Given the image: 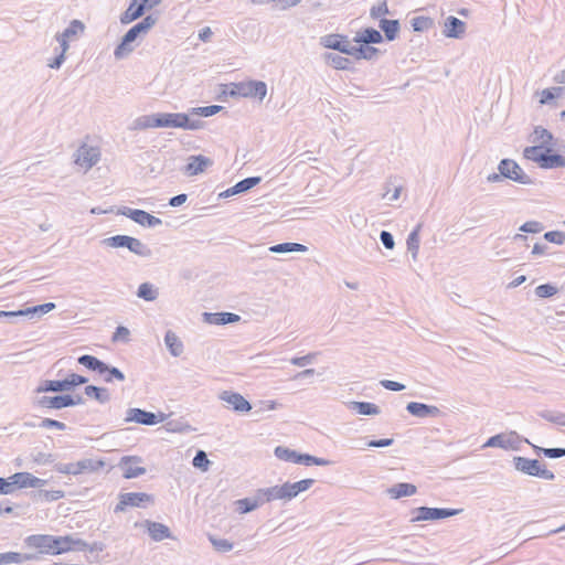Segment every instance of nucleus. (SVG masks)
<instances>
[{
	"mask_svg": "<svg viewBox=\"0 0 565 565\" xmlns=\"http://www.w3.org/2000/svg\"><path fill=\"white\" fill-rule=\"evenodd\" d=\"M54 555L63 554L68 551H85L88 544L81 540L74 539L72 535L54 536Z\"/></svg>",
	"mask_w": 565,
	"mask_h": 565,
	"instance_id": "obj_13",
	"label": "nucleus"
},
{
	"mask_svg": "<svg viewBox=\"0 0 565 565\" xmlns=\"http://www.w3.org/2000/svg\"><path fill=\"white\" fill-rule=\"evenodd\" d=\"M105 462L100 459L85 458L76 462H57L54 465V470L63 475H89L104 468Z\"/></svg>",
	"mask_w": 565,
	"mask_h": 565,
	"instance_id": "obj_4",
	"label": "nucleus"
},
{
	"mask_svg": "<svg viewBox=\"0 0 565 565\" xmlns=\"http://www.w3.org/2000/svg\"><path fill=\"white\" fill-rule=\"evenodd\" d=\"M163 420H164V414H162V413L156 414V413L148 412V411L137 408V407L128 408V411L126 413V418H125L126 423L134 422V423L146 425V426H153Z\"/></svg>",
	"mask_w": 565,
	"mask_h": 565,
	"instance_id": "obj_8",
	"label": "nucleus"
},
{
	"mask_svg": "<svg viewBox=\"0 0 565 565\" xmlns=\"http://www.w3.org/2000/svg\"><path fill=\"white\" fill-rule=\"evenodd\" d=\"M498 171L504 175V179L512 180L520 184H532L533 180L513 159H502L498 164Z\"/></svg>",
	"mask_w": 565,
	"mask_h": 565,
	"instance_id": "obj_6",
	"label": "nucleus"
},
{
	"mask_svg": "<svg viewBox=\"0 0 565 565\" xmlns=\"http://www.w3.org/2000/svg\"><path fill=\"white\" fill-rule=\"evenodd\" d=\"M544 147L540 145L526 147L523 151L525 159L536 162L539 164L540 156H544Z\"/></svg>",
	"mask_w": 565,
	"mask_h": 565,
	"instance_id": "obj_59",
	"label": "nucleus"
},
{
	"mask_svg": "<svg viewBox=\"0 0 565 565\" xmlns=\"http://www.w3.org/2000/svg\"><path fill=\"white\" fill-rule=\"evenodd\" d=\"M422 226H423L422 223L417 224L413 228V231L408 234V237L406 241L407 250L412 254V258L414 260L417 259V255H418V250H419V242H420L419 234H420Z\"/></svg>",
	"mask_w": 565,
	"mask_h": 565,
	"instance_id": "obj_39",
	"label": "nucleus"
},
{
	"mask_svg": "<svg viewBox=\"0 0 565 565\" xmlns=\"http://www.w3.org/2000/svg\"><path fill=\"white\" fill-rule=\"evenodd\" d=\"M164 343L172 356H180L183 353V343L179 337L171 330L164 334Z\"/></svg>",
	"mask_w": 565,
	"mask_h": 565,
	"instance_id": "obj_35",
	"label": "nucleus"
},
{
	"mask_svg": "<svg viewBox=\"0 0 565 565\" xmlns=\"http://www.w3.org/2000/svg\"><path fill=\"white\" fill-rule=\"evenodd\" d=\"M349 408L355 411L360 415L365 416L379 415L381 413L380 407L370 402L352 401L349 403Z\"/></svg>",
	"mask_w": 565,
	"mask_h": 565,
	"instance_id": "obj_36",
	"label": "nucleus"
},
{
	"mask_svg": "<svg viewBox=\"0 0 565 565\" xmlns=\"http://www.w3.org/2000/svg\"><path fill=\"white\" fill-rule=\"evenodd\" d=\"M412 28L415 32H425L434 26V20L429 17H414L411 20Z\"/></svg>",
	"mask_w": 565,
	"mask_h": 565,
	"instance_id": "obj_49",
	"label": "nucleus"
},
{
	"mask_svg": "<svg viewBox=\"0 0 565 565\" xmlns=\"http://www.w3.org/2000/svg\"><path fill=\"white\" fill-rule=\"evenodd\" d=\"M65 497V492L62 490H44L39 489L36 491L31 492V498L33 500H41L46 502L57 501Z\"/></svg>",
	"mask_w": 565,
	"mask_h": 565,
	"instance_id": "obj_41",
	"label": "nucleus"
},
{
	"mask_svg": "<svg viewBox=\"0 0 565 565\" xmlns=\"http://www.w3.org/2000/svg\"><path fill=\"white\" fill-rule=\"evenodd\" d=\"M461 512L462 509L418 507L413 509L412 513L414 516L411 519V522L438 521L458 515Z\"/></svg>",
	"mask_w": 565,
	"mask_h": 565,
	"instance_id": "obj_5",
	"label": "nucleus"
},
{
	"mask_svg": "<svg viewBox=\"0 0 565 565\" xmlns=\"http://www.w3.org/2000/svg\"><path fill=\"white\" fill-rule=\"evenodd\" d=\"M390 13L391 12H390L386 0H379L375 6H373L370 10V17L372 19H377L382 15H386Z\"/></svg>",
	"mask_w": 565,
	"mask_h": 565,
	"instance_id": "obj_61",
	"label": "nucleus"
},
{
	"mask_svg": "<svg viewBox=\"0 0 565 565\" xmlns=\"http://www.w3.org/2000/svg\"><path fill=\"white\" fill-rule=\"evenodd\" d=\"M203 127V121L200 119H190L189 115L182 113L180 128L188 130H198Z\"/></svg>",
	"mask_w": 565,
	"mask_h": 565,
	"instance_id": "obj_62",
	"label": "nucleus"
},
{
	"mask_svg": "<svg viewBox=\"0 0 565 565\" xmlns=\"http://www.w3.org/2000/svg\"><path fill=\"white\" fill-rule=\"evenodd\" d=\"M417 492V488L413 483L399 482L387 489V493L392 499L409 497Z\"/></svg>",
	"mask_w": 565,
	"mask_h": 565,
	"instance_id": "obj_32",
	"label": "nucleus"
},
{
	"mask_svg": "<svg viewBox=\"0 0 565 565\" xmlns=\"http://www.w3.org/2000/svg\"><path fill=\"white\" fill-rule=\"evenodd\" d=\"M544 239L557 245L565 243V232L562 231H550L544 234Z\"/></svg>",
	"mask_w": 565,
	"mask_h": 565,
	"instance_id": "obj_64",
	"label": "nucleus"
},
{
	"mask_svg": "<svg viewBox=\"0 0 565 565\" xmlns=\"http://www.w3.org/2000/svg\"><path fill=\"white\" fill-rule=\"evenodd\" d=\"M158 22V17L154 14L146 15L141 21L132 25L121 38L120 43L115 47L114 56L121 60L128 56L132 51V43L142 35H146L152 26Z\"/></svg>",
	"mask_w": 565,
	"mask_h": 565,
	"instance_id": "obj_1",
	"label": "nucleus"
},
{
	"mask_svg": "<svg viewBox=\"0 0 565 565\" xmlns=\"http://www.w3.org/2000/svg\"><path fill=\"white\" fill-rule=\"evenodd\" d=\"M262 181L260 177H248L238 181L235 185L228 188L224 192L220 193V198H230L236 194L245 193L253 189Z\"/></svg>",
	"mask_w": 565,
	"mask_h": 565,
	"instance_id": "obj_22",
	"label": "nucleus"
},
{
	"mask_svg": "<svg viewBox=\"0 0 565 565\" xmlns=\"http://www.w3.org/2000/svg\"><path fill=\"white\" fill-rule=\"evenodd\" d=\"M553 147H546L544 156H540L539 167L542 169H556L565 167V157L554 153Z\"/></svg>",
	"mask_w": 565,
	"mask_h": 565,
	"instance_id": "obj_23",
	"label": "nucleus"
},
{
	"mask_svg": "<svg viewBox=\"0 0 565 565\" xmlns=\"http://www.w3.org/2000/svg\"><path fill=\"white\" fill-rule=\"evenodd\" d=\"M539 416L550 423L565 426V413L544 409L539 412Z\"/></svg>",
	"mask_w": 565,
	"mask_h": 565,
	"instance_id": "obj_51",
	"label": "nucleus"
},
{
	"mask_svg": "<svg viewBox=\"0 0 565 565\" xmlns=\"http://www.w3.org/2000/svg\"><path fill=\"white\" fill-rule=\"evenodd\" d=\"M142 525L147 529L151 540L154 542H161L164 539H172L170 529L162 523L146 520Z\"/></svg>",
	"mask_w": 565,
	"mask_h": 565,
	"instance_id": "obj_24",
	"label": "nucleus"
},
{
	"mask_svg": "<svg viewBox=\"0 0 565 565\" xmlns=\"http://www.w3.org/2000/svg\"><path fill=\"white\" fill-rule=\"evenodd\" d=\"M308 248L307 246L299 244V243H280L276 244L269 247V252L276 253V254H282V253H294V252H306Z\"/></svg>",
	"mask_w": 565,
	"mask_h": 565,
	"instance_id": "obj_46",
	"label": "nucleus"
},
{
	"mask_svg": "<svg viewBox=\"0 0 565 565\" xmlns=\"http://www.w3.org/2000/svg\"><path fill=\"white\" fill-rule=\"evenodd\" d=\"M320 44L326 49H331L347 55L351 54L353 46L350 44L347 35L339 33H331L321 36Z\"/></svg>",
	"mask_w": 565,
	"mask_h": 565,
	"instance_id": "obj_10",
	"label": "nucleus"
},
{
	"mask_svg": "<svg viewBox=\"0 0 565 565\" xmlns=\"http://www.w3.org/2000/svg\"><path fill=\"white\" fill-rule=\"evenodd\" d=\"M512 462L514 469L523 475L542 478L548 481H553L555 479L554 472L548 470L545 465H542L537 459L515 456L513 457Z\"/></svg>",
	"mask_w": 565,
	"mask_h": 565,
	"instance_id": "obj_3",
	"label": "nucleus"
},
{
	"mask_svg": "<svg viewBox=\"0 0 565 565\" xmlns=\"http://www.w3.org/2000/svg\"><path fill=\"white\" fill-rule=\"evenodd\" d=\"M483 447H498L502 449H513L518 450V446H515L511 439V437H507L503 434H497L494 436H491Z\"/></svg>",
	"mask_w": 565,
	"mask_h": 565,
	"instance_id": "obj_37",
	"label": "nucleus"
},
{
	"mask_svg": "<svg viewBox=\"0 0 565 565\" xmlns=\"http://www.w3.org/2000/svg\"><path fill=\"white\" fill-rule=\"evenodd\" d=\"M104 381L106 383H110L113 380H117L119 382L125 381V374L116 366H111L107 364L106 370L103 371Z\"/></svg>",
	"mask_w": 565,
	"mask_h": 565,
	"instance_id": "obj_57",
	"label": "nucleus"
},
{
	"mask_svg": "<svg viewBox=\"0 0 565 565\" xmlns=\"http://www.w3.org/2000/svg\"><path fill=\"white\" fill-rule=\"evenodd\" d=\"M224 107L220 105H210V106H202V107H194L191 109V115H198L202 117H210L213 115H216L221 110H223Z\"/></svg>",
	"mask_w": 565,
	"mask_h": 565,
	"instance_id": "obj_53",
	"label": "nucleus"
},
{
	"mask_svg": "<svg viewBox=\"0 0 565 565\" xmlns=\"http://www.w3.org/2000/svg\"><path fill=\"white\" fill-rule=\"evenodd\" d=\"M84 393L86 394V396L96 399L100 404H105L110 401V393L106 387L87 385L84 390Z\"/></svg>",
	"mask_w": 565,
	"mask_h": 565,
	"instance_id": "obj_40",
	"label": "nucleus"
},
{
	"mask_svg": "<svg viewBox=\"0 0 565 565\" xmlns=\"http://www.w3.org/2000/svg\"><path fill=\"white\" fill-rule=\"evenodd\" d=\"M212 164L213 160L205 156H190L183 171L186 175L192 177L204 172L205 169L211 167Z\"/></svg>",
	"mask_w": 565,
	"mask_h": 565,
	"instance_id": "obj_20",
	"label": "nucleus"
},
{
	"mask_svg": "<svg viewBox=\"0 0 565 565\" xmlns=\"http://www.w3.org/2000/svg\"><path fill=\"white\" fill-rule=\"evenodd\" d=\"M85 25L79 20H72L68 26L61 33L63 38L71 39L74 35H77L78 33L84 32Z\"/></svg>",
	"mask_w": 565,
	"mask_h": 565,
	"instance_id": "obj_58",
	"label": "nucleus"
},
{
	"mask_svg": "<svg viewBox=\"0 0 565 565\" xmlns=\"http://www.w3.org/2000/svg\"><path fill=\"white\" fill-rule=\"evenodd\" d=\"M153 502V497L145 492H126L119 495V502L114 512H122L127 507L146 508L148 503Z\"/></svg>",
	"mask_w": 565,
	"mask_h": 565,
	"instance_id": "obj_7",
	"label": "nucleus"
},
{
	"mask_svg": "<svg viewBox=\"0 0 565 565\" xmlns=\"http://www.w3.org/2000/svg\"><path fill=\"white\" fill-rule=\"evenodd\" d=\"M141 461V457L138 456H124L118 463V467L122 470V477L132 479L145 475L146 468L138 466Z\"/></svg>",
	"mask_w": 565,
	"mask_h": 565,
	"instance_id": "obj_15",
	"label": "nucleus"
},
{
	"mask_svg": "<svg viewBox=\"0 0 565 565\" xmlns=\"http://www.w3.org/2000/svg\"><path fill=\"white\" fill-rule=\"evenodd\" d=\"M239 97L263 100L267 94V84L263 81L241 82Z\"/></svg>",
	"mask_w": 565,
	"mask_h": 565,
	"instance_id": "obj_16",
	"label": "nucleus"
},
{
	"mask_svg": "<svg viewBox=\"0 0 565 565\" xmlns=\"http://www.w3.org/2000/svg\"><path fill=\"white\" fill-rule=\"evenodd\" d=\"M182 113H157L156 128H180Z\"/></svg>",
	"mask_w": 565,
	"mask_h": 565,
	"instance_id": "obj_27",
	"label": "nucleus"
},
{
	"mask_svg": "<svg viewBox=\"0 0 565 565\" xmlns=\"http://www.w3.org/2000/svg\"><path fill=\"white\" fill-rule=\"evenodd\" d=\"M129 252L138 255L140 257H150L152 255L151 249L143 244L140 239L132 237L131 245L129 247Z\"/></svg>",
	"mask_w": 565,
	"mask_h": 565,
	"instance_id": "obj_52",
	"label": "nucleus"
},
{
	"mask_svg": "<svg viewBox=\"0 0 565 565\" xmlns=\"http://www.w3.org/2000/svg\"><path fill=\"white\" fill-rule=\"evenodd\" d=\"M55 303L54 302H45V303H42V305H38V306H33V307H29L26 309H20L19 310V316L20 317H33V316H38V317H41L47 312H50L51 310H53L55 308Z\"/></svg>",
	"mask_w": 565,
	"mask_h": 565,
	"instance_id": "obj_42",
	"label": "nucleus"
},
{
	"mask_svg": "<svg viewBox=\"0 0 565 565\" xmlns=\"http://www.w3.org/2000/svg\"><path fill=\"white\" fill-rule=\"evenodd\" d=\"M88 379L86 376L71 373L63 380H44L35 388V393H64L74 390L78 385L86 384Z\"/></svg>",
	"mask_w": 565,
	"mask_h": 565,
	"instance_id": "obj_2",
	"label": "nucleus"
},
{
	"mask_svg": "<svg viewBox=\"0 0 565 565\" xmlns=\"http://www.w3.org/2000/svg\"><path fill=\"white\" fill-rule=\"evenodd\" d=\"M204 321L211 324L224 326L241 320V317L233 312H204Z\"/></svg>",
	"mask_w": 565,
	"mask_h": 565,
	"instance_id": "obj_26",
	"label": "nucleus"
},
{
	"mask_svg": "<svg viewBox=\"0 0 565 565\" xmlns=\"http://www.w3.org/2000/svg\"><path fill=\"white\" fill-rule=\"evenodd\" d=\"M134 128L139 130L156 128V114L138 117L134 121Z\"/></svg>",
	"mask_w": 565,
	"mask_h": 565,
	"instance_id": "obj_55",
	"label": "nucleus"
},
{
	"mask_svg": "<svg viewBox=\"0 0 565 565\" xmlns=\"http://www.w3.org/2000/svg\"><path fill=\"white\" fill-rule=\"evenodd\" d=\"M28 547L36 548L42 554L54 555V535L50 534H32L24 539Z\"/></svg>",
	"mask_w": 565,
	"mask_h": 565,
	"instance_id": "obj_12",
	"label": "nucleus"
},
{
	"mask_svg": "<svg viewBox=\"0 0 565 565\" xmlns=\"http://www.w3.org/2000/svg\"><path fill=\"white\" fill-rule=\"evenodd\" d=\"M137 296L146 301H154L159 291L151 282H142L138 287Z\"/></svg>",
	"mask_w": 565,
	"mask_h": 565,
	"instance_id": "obj_47",
	"label": "nucleus"
},
{
	"mask_svg": "<svg viewBox=\"0 0 565 565\" xmlns=\"http://www.w3.org/2000/svg\"><path fill=\"white\" fill-rule=\"evenodd\" d=\"M554 140V137L552 135L551 131H548L547 129L541 127V126H537L535 127L534 129V132H533V142H540V146H543L544 149H546V147H553V141Z\"/></svg>",
	"mask_w": 565,
	"mask_h": 565,
	"instance_id": "obj_45",
	"label": "nucleus"
},
{
	"mask_svg": "<svg viewBox=\"0 0 565 565\" xmlns=\"http://www.w3.org/2000/svg\"><path fill=\"white\" fill-rule=\"evenodd\" d=\"M274 454L280 460L298 463L297 457H299V452H297L296 450L289 449L284 446H277L274 450Z\"/></svg>",
	"mask_w": 565,
	"mask_h": 565,
	"instance_id": "obj_48",
	"label": "nucleus"
},
{
	"mask_svg": "<svg viewBox=\"0 0 565 565\" xmlns=\"http://www.w3.org/2000/svg\"><path fill=\"white\" fill-rule=\"evenodd\" d=\"M379 28L383 31L387 41H394L398 36L401 24L398 20L381 19Z\"/></svg>",
	"mask_w": 565,
	"mask_h": 565,
	"instance_id": "obj_33",
	"label": "nucleus"
},
{
	"mask_svg": "<svg viewBox=\"0 0 565 565\" xmlns=\"http://www.w3.org/2000/svg\"><path fill=\"white\" fill-rule=\"evenodd\" d=\"M297 459H298V465H305V466H312V465L329 466L331 463V461L328 459L316 457V456H312L309 454H300L299 452V457H297Z\"/></svg>",
	"mask_w": 565,
	"mask_h": 565,
	"instance_id": "obj_50",
	"label": "nucleus"
},
{
	"mask_svg": "<svg viewBox=\"0 0 565 565\" xmlns=\"http://www.w3.org/2000/svg\"><path fill=\"white\" fill-rule=\"evenodd\" d=\"M132 242V236L129 235H115L103 239V244L108 247L113 248H127L129 250V247Z\"/></svg>",
	"mask_w": 565,
	"mask_h": 565,
	"instance_id": "obj_43",
	"label": "nucleus"
},
{
	"mask_svg": "<svg viewBox=\"0 0 565 565\" xmlns=\"http://www.w3.org/2000/svg\"><path fill=\"white\" fill-rule=\"evenodd\" d=\"M70 394H61L55 396H41L36 399L35 404L41 408L62 409L70 407Z\"/></svg>",
	"mask_w": 565,
	"mask_h": 565,
	"instance_id": "obj_21",
	"label": "nucleus"
},
{
	"mask_svg": "<svg viewBox=\"0 0 565 565\" xmlns=\"http://www.w3.org/2000/svg\"><path fill=\"white\" fill-rule=\"evenodd\" d=\"M323 58L326 63L335 70L349 71L352 70V61L337 53H324Z\"/></svg>",
	"mask_w": 565,
	"mask_h": 565,
	"instance_id": "obj_31",
	"label": "nucleus"
},
{
	"mask_svg": "<svg viewBox=\"0 0 565 565\" xmlns=\"http://www.w3.org/2000/svg\"><path fill=\"white\" fill-rule=\"evenodd\" d=\"M100 159V151L97 147L82 145L76 151L75 162L86 170L93 168Z\"/></svg>",
	"mask_w": 565,
	"mask_h": 565,
	"instance_id": "obj_14",
	"label": "nucleus"
},
{
	"mask_svg": "<svg viewBox=\"0 0 565 565\" xmlns=\"http://www.w3.org/2000/svg\"><path fill=\"white\" fill-rule=\"evenodd\" d=\"M406 411L418 418L426 417H439L443 413L441 411L434 405H428L419 402H409L406 405Z\"/></svg>",
	"mask_w": 565,
	"mask_h": 565,
	"instance_id": "obj_19",
	"label": "nucleus"
},
{
	"mask_svg": "<svg viewBox=\"0 0 565 565\" xmlns=\"http://www.w3.org/2000/svg\"><path fill=\"white\" fill-rule=\"evenodd\" d=\"M380 54V50L369 44H359L358 46H352L350 56H353L355 60H366L372 61L377 57Z\"/></svg>",
	"mask_w": 565,
	"mask_h": 565,
	"instance_id": "obj_28",
	"label": "nucleus"
},
{
	"mask_svg": "<svg viewBox=\"0 0 565 565\" xmlns=\"http://www.w3.org/2000/svg\"><path fill=\"white\" fill-rule=\"evenodd\" d=\"M236 510L241 514L249 513L262 505V500L259 499L257 492L254 498H244L235 501Z\"/></svg>",
	"mask_w": 565,
	"mask_h": 565,
	"instance_id": "obj_38",
	"label": "nucleus"
},
{
	"mask_svg": "<svg viewBox=\"0 0 565 565\" xmlns=\"http://www.w3.org/2000/svg\"><path fill=\"white\" fill-rule=\"evenodd\" d=\"M524 440H525V443H527L529 445L532 446L534 452L537 456L543 455L544 457L551 458V459H557V458L565 457V448H561V447L544 448V447H540V446L531 444L529 439H524Z\"/></svg>",
	"mask_w": 565,
	"mask_h": 565,
	"instance_id": "obj_44",
	"label": "nucleus"
},
{
	"mask_svg": "<svg viewBox=\"0 0 565 565\" xmlns=\"http://www.w3.org/2000/svg\"><path fill=\"white\" fill-rule=\"evenodd\" d=\"M384 40L382 33L374 28H365L361 32L356 33L353 38V42L358 44H380Z\"/></svg>",
	"mask_w": 565,
	"mask_h": 565,
	"instance_id": "obj_25",
	"label": "nucleus"
},
{
	"mask_svg": "<svg viewBox=\"0 0 565 565\" xmlns=\"http://www.w3.org/2000/svg\"><path fill=\"white\" fill-rule=\"evenodd\" d=\"M209 541L215 551L221 553L230 552L233 548V543L226 539L216 537L214 535L209 536Z\"/></svg>",
	"mask_w": 565,
	"mask_h": 565,
	"instance_id": "obj_56",
	"label": "nucleus"
},
{
	"mask_svg": "<svg viewBox=\"0 0 565 565\" xmlns=\"http://www.w3.org/2000/svg\"><path fill=\"white\" fill-rule=\"evenodd\" d=\"M118 214L125 215L126 217H129L137 224L145 226V227H156L162 224V220L149 214L148 212L139 209H131L128 206H122Z\"/></svg>",
	"mask_w": 565,
	"mask_h": 565,
	"instance_id": "obj_9",
	"label": "nucleus"
},
{
	"mask_svg": "<svg viewBox=\"0 0 565 565\" xmlns=\"http://www.w3.org/2000/svg\"><path fill=\"white\" fill-rule=\"evenodd\" d=\"M143 7L137 0H132L128 8L120 15L121 24H129L145 14Z\"/></svg>",
	"mask_w": 565,
	"mask_h": 565,
	"instance_id": "obj_29",
	"label": "nucleus"
},
{
	"mask_svg": "<svg viewBox=\"0 0 565 565\" xmlns=\"http://www.w3.org/2000/svg\"><path fill=\"white\" fill-rule=\"evenodd\" d=\"M11 480L13 492L18 489L42 488L47 483L46 480L38 478L30 472H15L9 477Z\"/></svg>",
	"mask_w": 565,
	"mask_h": 565,
	"instance_id": "obj_11",
	"label": "nucleus"
},
{
	"mask_svg": "<svg viewBox=\"0 0 565 565\" xmlns=\"http://www.w3.org/2000/svg\"><path fill=\"white\" fill-rule=\"evenodd\" d=\"M557 292V287L552 284H542L535 288V295L540 298H551Z\"/></svg>",
	"mask_w": 565,
	"mask_h": 565,
	"instance_id": "obj_60",
	"label": "nucleus"
},
{
	"mask_svg": "<svg viewBox=\"0 0 565 565\" xmlns=\"http://www.w3.org/2000/svg\"><path fill=\"white\" fill-rule=\"evenodd\" d=\"M192 465L194 468L200 469L205 472L209 470V468L211 466V461L207 458V455L204 450H198L192 460Z\"/></svg>",
	"mask_w": 565,
	"mask_h": 565,
	"instance_id": "obj_54",
	"label": "nucleus"
},
{
	"mask_svg": "<svg viewBox=\"0 0 565 565\" xmlns=\"http://www.w3.org/2000/svg\"><path fill=\"white\" fill-rule=\"evenodd\" d=\"M220 398L227 403L233 411L237 413H246L252 409V404L239 393L233 391H223Z\"/></svg>",
	"mask_w": 565,
	"mask_h": 565,
	"instance_id": "obj_17",
	"label": "nucleus"
},
{
	"mask_svg": "<svg viewBox=\"0 0 565 565\" xmlns=\"http://www.w3.org/2000/svg\"><path fill=\"white\" fill-rule=\"evenodd\" d=\"M318 354H319L318 352H311V353H308V354H306L303 356H295V358L290 359V363L292 365L302 367V366H306L308 364H311L316 360Z\"/></svg>",
	"mask_w": 565,
	"mask_h": 565,
	"instance_id": "obj_63",
	"label": "nucleus"
},
{
	"mask_svg": "<svg viewBox=\"0 0 565 565\" xmlns=\"http://www.w3.org/2000/svg\"><path fill=\"white\" fill-rule=\"evenodd\" d=\"M256 492L259 499L262 500V504L274 500H286L282 484L269 488H262L258 489Z\"/></svg>",
	"mask_w": 565,
	"mask_h": 565,
	"instance_id": "obj_30",
	"label": "nucleus"
},
{
	"mask_svg": "<svg viewBox=\"0 0 565 565\" xmlns=\"http://www.w3.org/2000/svg\"><path fill=\"white\" fill-rule=\"evenodd\" d=\"M77 362L86 369L97 372L98 374H103V371L107 367V363L90 354L81 355L77 359Z\"/></svg>",
	"mask_w": 565,
	"mask_h": 565,
	"instance_id": "obj_34",
	"label": "nucleus"
},
{
	"mask_svg": "<svg viewBox=\"0 0 565 565\" xmlns=\"http://www.w3.org/2000/svg\"><path fill=\"white\" fill-rule=\"evenodd\" d=\"M466 29L467 25L462 20L449 15L444 22L443 34L449 39H462L466 34Z\"/></svg>",
	"mask_w": 565,
	"mask_h": 565,
	"instance_id": "obj_18",
	"label": "nucleus"
}]
</instances>
